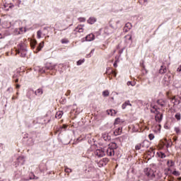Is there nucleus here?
<instances>
[{"label": "nucleus", "instance_id": "obj_1", "mask_svg": "<svg viewBox=\"0 0 181 181\" xmlns=\"http://www.w3.org/2000/svg\"><path fill=\"white\" fill-rule=\"evenodd\" d=\"M36 45H37V41L36 40H32L30 41L31 49L34 50V53H39L42 49L45 47V42L42 41L36 47Z\"/></svg>", "mask_w": 181, "mask_h": 181}, {"label": "nucleus", "instance_id": "obj_2", "mask_svg": "<svg viewBox=\"0 0 181 181\" xmlns=\"http://www.w3.org/2000/svg\"><path fill=\"white\" fill-rule=\"evenodd\" d=\"M144 172L146 176L148 177V179H151V180H153V179H155L156 177L155 172H153V170H152V168H144Z\"/></svg>", "mask_w": 181, "mask_h": 181}, {"label": "nucleus", "instance_id": "obj_3", "mask_svg": "<svg viewBox=\"0 0 181 181\" xmlns=\"http://www.w3.org/2000/svg\"><path fill=\"white\" fill-rule=\"evenodd\" d=\"M39 136L40 134L36 132H33L30 134V139L31 140V145H33L35 142H39Z\"/></svg>", "mask_w": 181, "mask_h": 181}, {"label": "nucleus", "instance_id": "obj_4", "mask_svg": "<svg viewBox=\"0 0 181 181\" xmlns=\"http://www.w3.org/2000/svg\"><path fill=\"white\" fill-rule=\"evenodd\" d=\"M57 66V64H53L52 62H47L45 64V68H42L41 71L42 73H46V70H54Z\"/></svg>", "mask_w": 181, "mask_h": 181}, {"label": "nucleus", "instance_id": "obj_5", "mask_svg": "<svg viewBox=\"0 0 181 181\" xmlns=\"http://www.w3.org/2000/svg\"><path fill=\"white\" fill-rule=\"evenodd\" d=\"M95 156H98V158H103L105 156V151H104V148L97 149L95 151Z\"/></svg>", "mask_w": 181, "mask_h": 181}, {"label": "nucleus", "instance_id": "obj_6", "mask_svg": "<svg viewBox=\"0 0 181 181\" xmlns=\"http://www.w3.org/2000/svg\"><path fill=\"white\" fill-rule=\"evenodd\" d=\"M108 162H110V159L108 158H104L98 162V165L99 168H103V166L107 165Z\"/></svg>", "mask_w": 181, "mask_h": 181}, {"label": "nucleus", "instance_id": "obj_7", "mask_svg": "<svg viewBox=\"0 0 181 181\" xmlns=\"http://www.w3.org/2000/svg\"><path fill=\"white\" fill-rule=\"evenodd\" d=\"M163 81L165 83H168V84H170V82L172 81V74H167L164 76Z\"/></svg>", "mask_w": 181, "mask_h": 181}, {"label": "nucleus", "instance_id": "obj_8", "mask_svg": "<svg viewBox=\"0 0 181 181\" xmlns=\"http://www.w3.org/2000/svg\"><path fill=\"white\" fill-rule=\"evenodd\" d=\"M104 33L105 35H107L108 36L109 35H112V33H114V30L111 29V28L106 26L104 29Z\"/></svg>", "mask_w": 181, "mask_h": 181}, {"label": "nucleus", "instance_id": "obj_9", "mask_svg": "<svg viewBox=\"0 0 181 181\" xmlns=\"http://www.w3.org/2000/svg\"><path fill=\"white\" fill-rule=\"evenodd\" d=\"M28 51V49H26V45H25V44H19L18 45V49H16V52H25Z\"/></svg>", "mask_w": 181, "mask_h": 181}, {"label": "nucleus", "instance_id": "obj_10", "mask_svg": "<svg viewBox=\"0 0 181 181\" xmlns=\"http://www.w3.org/2000/svg\"><path fill=\"white\" fill-rule=\"evenodd\" d=\"M131 29H132V24H131V23H127L124 28V32L127 33V32H129Z\"/></svg>", "mask_w": 181, "mask_h": 181}, {"label": "nucleus", "instance_id": "obj_11", "mask_svg": "<svg viewBox=\"0 0 181 181\" xmlns=\"http://www.w3.org/2000/svg\"><path fill=\"white\" fill-rule=\"evenodd\" d=\"M94 39H95V35H94V34H93V33H90V34L86 35V42H93V40H94Z\"/></svg>", "mask_w": 181, "mask_h": 181}, {"label": "nucleus", "instance_id": "obj_12", "mask_svg": "<svg viewBox=\"0 0 181 181\" xmlns=\"http://www.w3.org/2000/svg\"><path fill=\"white\" fill-rule=\"evenodd\" d=\"M69 126L67 124H62V126H60L57 131L58 132H59V134H62V132H63V131H66L67 130V127Z\"/></svg>", "mask_w": 181, "mask_h": 181}, {"label": "nucleus", "instance_id": "obj_13", "mask_svg": "<svg viewBox=\"0 0 181 181\" xmlns=\"http://www.w3.org/2000/svg\"><path fill=\"white\" fill-rule=\"evenodd\" d=\"M106 153L108 156H114L115 155V151L114 148H108L106 151Z\"/></svg>", "mask_w": 181, "mask_h": 181}, {"label": "nucleus", "instance_id": "obj_14", "mask_svg": "<svg viewBox=\"0 0 181 181\" xmlns=\"http://www.w3.org/2000/svg\"><path fill=\"white\" fill-rule=\"evenodd\" d=\"M163 118V115L162 114H156V116H155V119L156 121V122H160L162 121Z\"/></svg>", "mask_w": 181, "mask_h": 181}, {"label": "nucleus", "instance_id": "obj_15", "mask_svg": "<svg viewBox=\"0 0 181 181\" xmlns=\"http://www.w3.org/2000/svg\"><path fill=\"white\" fill-rule=\"evenodd\" d=\"M19 77H21V74H19V73L15 74L13 76V81L14 83H18L19 82Z\"/></svg>", "mask_w": 181, "mask_h": 181}, {"label": "nucleus", "instance_id": "obj_16", "mask_svg": "<svg viewBox=\"0 0 181 181\" xmlns=\"http://www.w3.org/2000/svg\"><path fill=\"white\" fill-rule=\"evenodd\" d=\"M128 105H129V107H132V104H131V102L129 100H126L122 105V110H125V108H127Z\"/></svg>", "mask_w": 181, "mask_h": 181}, {"label": "nucleus", "instance_id": "obj_17", "mask_svg": "<svg viewBox=\"0 0 181 181\" xmlns=\"http://www.w3.org/2000/svg\"><path fill=\"white\" fill-rule=\"evenodd\" d=\"M121 134H122V127H119L114 132V135L115 136H118V135H121Z\"/></svg>", "mask_w": 181, "mask_h": 181}, {"label": "nucleus", "instance_id": "obj_18", "mask_svg": "<svg viewBox=\"0 0 181 181\" xmlns=\"http://www.w3.org/2000/svg\"><path fill=\"white\" fill-rule=\"evenodd\" d=\"M37 122H38V124H42V125H43L45 124H49V122H50V119H49L47 121H46V119L40 118V122L38 120Z\"/></svg>", "mask_w": 181, "mask_h": 181}, {"label": "nucleus", "instance_id": "obj_19", "mask_svg": "<svg viewBox=\"0 0 181 181\" xmlns=\"http://www.w3.org/2000/svg\"><path fill=\"white\" fill-rule=\"evenodd\" d=\"M32 91L34 93V94H35V95H42V94H43V89L42 88H38L37 90H32Z\"/></svg>", "mask_w": 181, "mask_h": 181}, {"label": "nucleus", "instance_id": "obj_20", "mask_svg": "<svg viewBox=\"0 0 181 181\" xmlns=\"http://www.w3.org/2000/svg\"><path fill=\"white\" fill-rule=\"evenodd\" d=\"M168 71V69H166V66H161L160 69L158 71L159 74H165Z\"/></svg>", "mask_w": 181, "mask_h": 181}, {"label": "nucleus", "instance_id": "obj_21", "mask_svg": "<svg viewBox=\"0 0 181 181\" xmlns=\"http://www.w3.org/2000/svg\"><path fill=\"white\" fill-rule=\"evenodd\" d=\"M17 162L18 163V165H25V158L22 156H19L17 158Z\"/></svg>", "mask_w": 181, "mask_h": 181}, {"label": "nucleus", "instance_id": "obj_22", "mask_svg": "<svg viewBox=\"0 0 181 181\" xmlns=\"http://www.w3.org/2000/svg\"><path fill=\"white\" fill-rule=\"evenodd\" d=\"M107 115H111L112 117L113 115H115V114H117V111H115V110L114 109H110L107 110Z\"/></svg>", "mask_w": 181, "mask_h": 181}, {"label": "nucleus", "instance_id": "obj_23", "mask_svg": "<svg viewBox=\"0 0 181 181\" xmlns=\"http://www.w3.org/2000/svg\"><path fill=\"white\" fill-rule=\"evenodd\" d=\"M95 22H97V19L94 17H90L88 20V23H89L90 25H94Z\"/></svg>", "mask_w": 181, "mask_h": 181}, {"label": "nucleus", "instance_id": "obj_24", "mask_svg": "<svg viewBox=\"0 0 181 181\" xmlns=\"http://www.w3.org/2000/svg\"><path fill=\"white\" fill-rule=\"evenodd\" d=\"M28 51H17L16 54H20L21 57H26Z\"/></svg>", "mask_w": 181, "mask_h": 181}, {"label": "nucleus", "instance_id": "obj_25", "mask_svg": "<svg viewBox=\"0 0 181 181\" xmlns=\"http://www.w3.org/2000/svg\"><path fill=\"white\" fill-rule=\"evenodd\" d=\"M141 71L143 74H148V70H146V68H145V64L144 63L141 64Z\"/></svg>", "mask_w": 181, "mask_h": 181}, {"label": "nucleus", "instance_id": "obj_26", "mask_svg": "<svg viewBox=\"0 0 181 181\" xmlns=\"http://www.w3.org/2000/svg\"><path fill=\"white\" fill-rule=\"evenodd\" d=\"M156 155L157 156H158V158H160L161 159H164V158H166V154H165V153L163 152H157Z\"/></svg>", "mask_w": 181, "mask_h": 181}, {"label": "nucleus", "instance_id": "obj_27", "mask_svg": "<svg viewBox=\"0 0 181 181\" xmlns=\"http://www.w3.org/2000/svg\"><path fill=\"white\" fill-rule=\"evenodd\" d=\"M29 177L30 180H37L39 179V177H36L33 173H30Z\"/></svg>", "mask_w": 181, "mask_h": 181}, {"label": "nucleus", "instance_id": "obj_28", "mask_svg": "<svg viewBox=\"0 0 181 181\" xmlns=\"http://www.w3.org/2000/svg\"><path fill=\"white\" fill-rule=\"evenodd\" d=\"M167 165L169 168H172V167L175 166V162H173V160H168L167 161Z\"/></svg>", "mask_w": 181, "mask_h": 181}, {"label": "nucleus", "instance_id": "obj_29", "mask_svg": "<svg viewBox=\"0 0 181 181\" xmlns=\"http://www.w3.org/2000/svg\"><path fill=\"white\" fill-rule=\"evenodd\" d=\"M103 138L104 141H105L106 142L108 141H111V136H110L108 134H104L103 136Z\"/></svg>", "mask_w": 181, "mask_h": 181}, {"label": "nucleus", "instance_id": "obj_30", "mask_svg": "<svg viewBox=\"0 0 181 181\" xmlns=\"http://www.w3.org/2000/svg\"><path fill=\"white\" fill-rule=\"evenodd\" d=\"M63 117V112H57L55 115V118H58V119H60Z\"/></svg>", "mask_w": 181, "mask_h": 181}, {"label": "nucleus", "instance_id": "obj_31", "mask_svg": "<svg viewBox=\"0 0 181 181\" xmlns=\"http://www.w3.org/2000/svg\"><path fill=\"white\" fill-rule=\"evenodd\" d=\"M13 8V5L12 4H4V9L6 11H9V8Z\"/></svg>", "mask_w": 181, "mask_h": 181}, {"label": "nucleus", "instance_id": "obj_32", "mask_svg": "<svg viewBox=\"0 0 181 181\" xmlns=\"http://www.w3.org/2000/svg\"><path fill=\"white\" fill-rule=\"evenodd\" d=\"M76 32H79V33H83V27L78 26L75 28Z\"/></svg>", "mask_w": 181, "mask_h": 181}, {"label": "nucleus", "instance_id": "obj_33", "mask_svg": "<svg viewBox=\"0 0 181 181\" xmlns=\"http://www.w3.org/2000/svg\"><path fill=\"white\" fill-rule=\"evenodd\" d=\"M175 118L177 119V121H180V119H181L180 112L176 113L175 115Z\"/></svg>", "mask_w": 181, "mask_h": 181}, {"label": "nucleus", "instance_id": "obj_34", "mask_svg": "<svg viewBox=\"0 0 181 181\" xmlns=\"http://www.w3.org/2000/svg\"><path fill=\"white\" fill-rule=\"evenodd\" d=\"M120 122H122L121 118L117 117V118L115 119L114 125H118V124H119Z\"/></svg>", "mask_w": 181, "mask_h": 181}, {"label": "nucleus", "instance_id": "obj_35", "mask_svg": "<svg viewBox=\"0 0 181 181\" xmlns=\"http://www.w3.org/2000/svg\"><path fill=\"white\" fill-rule=\"evenodd\" d=\"M148 142L147 141H144L142 143L140 144L141 148H149L148 146H145V144Z\"/></svg>", "mask_w": 181, "mask_h": 181}, {"label": "nucleus", "instance_id": "obj_36", "mask_svg": "<svg viewBox=\"0 0 181 181\" xmlns=\"http://www.w3.org/2000/svg\"><path fill=\"white\" fill-rule=\"evenodd\" d=\"M127 86H132V87L135 86V84H136V82H132L131 81H127Z\"/></svg>", "mask_w": 181, "mask_h": 181}, {"label": "nucleus", "instance_id": "obj_37", "mask_svg": "<svg viewBox=\"0 0 181 181\" xmlns=\"http://www.w3.org/2000/svg\"><path fill=\"white\" fill-rule=\"evenodd\" d=\"M103 97H108L110 95V92L108 90H104L103 92Z\"/></svg>", "mask_w": 181, "mask_h": 181}, {"label": "nucleus", "instance_id": "obj_38", "mask_svg": "<svg viewBox=\"0 0 181 181\" xmlns=\"http://www.w3.org/2000/svg\"><path fill=\"white\" fill-rule=\"evenodd\" d=\"M172 174L174 175V176H180V173L176 170L173 171Z\"/></svg>", "mask_w": 181, "mask_h": 181}, {"label": "nucleus", "instance_id": "obj_39", "mask_svg": "<svg viewBox=\"0 0 181 181\" xmlns=\"http://www.w3.org/2000/svg\"><path fill=\"white\" fill-rule=\"evenodd\" d=\"M151 112L152 114H160V112L158 111V109H151Z\"/></svg>", "mask_w": 181, "mask_h": 181}, {"label": "nucleus", "instance_id": "obj_40", "mask_svg": "<svg viewBox=\"0 0 181 181\" xmlns=\"http://www.w3.org/2000/svg\"><path fill=\"white\" fill-rule=\"evenodd\" d=\"M84 62H85L84 59H79L78 61H77L76 64H77V66H81V64L83 63H84Z\"/></svg>", "mask_w": 181, "mask_h": 181}, {"label": "nucleus", "instance_id": "obj_41", "mask_svg": "<svg viewBox=\"0 0 181 181\" xmlns=\"http://www.w3.org/2000/svg\"><path fill=\"white\" fill-rule=\"evenodd\" d=\"M37 39H40L42 37V30H39L37 32Z\"/></svg>", "mask_w": 181, "mask_h": 181}, {"label": "nucleus", "instance_id": "obj_42", "mask_svg": "<svg viewBox=\"0 0 181 181\" xmlns=\"http://www.w3.org/2000/svg\"><path fill=\"white\" fill-rule=\"evenodd\" d=\"M111 148L113 150L118 148V145L117 144V143H112Z\"/></svg>", "mask_w": 181, "mask_h": 181}, {"label": "nucleus", "instance_id": "obj_43", "mask_svg": "<svg viewBox=\"0 0 181 181\" xmlns=\"http://www.w3.org/2000/svg\"><path fill=\"white\" fill-rule=\"evenodd\" d=\"M66 101L67 100H66V98H62L61 100H59L61 104H66Z\"/></svg>", "mask_w": 181, "mask_h": 181}, {"label": "nucleus", "instance_id": "obj_44", "mask_svg": "<svg viewBox=\"0 0 181 181\" xmlns=\"http://www.w3.org/2000/svg\"><path fill=\"white\" fill-rule=\"evenodd\" d=\"M19 30H20V32L18 33L19 35H21V33H23V30H24V33H25V32H26V28H23L21 27L19 28Z\"/></svg>", "mask_w": 181, "mask_h": 181}, {"label": "nucleus", "instance_id": "obj_45", "mask_svg": "<svg viewBox=\"0 0 181 181\" xmlns=\"http://www.w3.org/2000/svg\"><path fill=\"white\" fill-rule=\"evenodd\" d=\"M61 42H62V45H67V43H69V40H67V39H62L61 40Z\"/></svg>", "mask_w": 181, "mask_h": 181}, {"label": "nucleus", "instance_id": "obj_46", "mask_svg": "<svg viewBox=\"0 0 181 181\" xmlns=\"http://www.w3.org/2000/svg\"><path fill=\"white\" fill-rule=\"evenodd\" d=\"M65 172L66 173H71V172H73V170H71V168H69L67 167L65 168Z\"/></svg>", "mask_w": 181, "mask_h": 181}, {"label": "nucleus", "instance_id": "obj_47", "mask_svg": "<svg viewBox=\"0 0 181 181\" xmlns=\"http://www.w3.org/2000/svg\"><path fill=\"white\" fill-rule=\"evenodd\" d=\"M110 73L114 77H117V71L115 70L112 69Z\"/></svg>", "mask_w": 181, "mask_h": 181}, {"label": "nucleus", "instance_id": "obj_48", "mask_svg": "<svg viewBox=\"0 0 181 181\" xmlns=\"http://www.w3.org/2000/svg\"><path fill=\"white\" fill-rule=\"evenodd\" d=\"M148 138H149L150 141H152L155 138V135H153V134H149Z\"/></svg>", "mask_w": 181, "mask_h": 181}, {"label": "nucleus", "instance_id": "obj_49", "mask_svg": "<svg viewBox=\"0 0 181 181\" xmlns=\"http://www.w3.org/2000/svg\"><path fill=\"white\" fill-rule=\"evenodd\" d=\"M175 131L176 134H177V135H179V134H180V129L179 127H175Z\"/></svg>", "mask_w": 181, "mask_h": 181}, {"label": "nucleus", "instance_id": "obj_50", "mask_svg": "<svg viewBox=\"0 0 181 181\" xmlns=\"http://www.w3.org/2000/svg\"><path fill=\"white\" fill-rule=\"evenodd\" d=\"M157 104H158V105H160V107H165V104L162 102H160V100H157Z\"/></svg>", "mask_w": 181, "mask_h": 181}, {"label": "nucleus", "instance_id": "obj_51", "mask_svg": "<svg viewBox=\"0 0 181 181\" xmlns=\"http://www.w3.org/2000/svg\"><path fill=\"white\" fill-rule=\"evenodd\" d=\"M164 141H165V144H167L166 147L169 148V146H170V143H169V141H168L167 139H165Z\"/></svg>", "mask_w": 181, "mask_h": 181}, {"label": "nucleus", "instance_id": "obj_52", "mask_svg": "<svg viewBox=\"0 0 181 181\" xmlns=\"http://www.w3.org/2000/svg\"><path fill=\"white\" fill-rule=\"evenodd\" d=\"M135 149H136V151H139V149H141V145H140V144L136 145Z\"/></svg>", "mask_w": 181, "mask_h": 181}, {"label": "nucleus", "instance_id": "obj_53", "mask_svg": "<svg viewBox=\"0 0 181 181\" xmlns=\"http://www.w3.org/2000/svg\"><path fill=\"white\" fill-rule=\"evenodd\" d=\"M79 22H84L86 21V18L80 17L78 18Z\"/></svg>", "mask_w": 181, "mask_h": 181}, {"label": "nucleus", "instance_id": "obj_54", "mask_svg": "<svg viewBox=\"0 0 181 181\" xmlns=\"http://www.w3.org/2000/svg\"><path fill=\"white\" fill-rule=\"evenodd\" d=\"M173 179H174V177L173 176L169 175L168 177V181H173Z\"/></svg>", "mask_w": 181, "mask_h": 181}, {"label": "nucleus", "instance_id": "obj_55", "mask_svg": "<svg viewBox=\"0 0 181 181\" xmlns=\"http://www.w3.org/2000/svg\"><path fill=\"white\" fill-rule=\"evenodd\" d=\"M124 49H125V48H122L120 50H119V54H122V53H124Z\"/></svg>", "mask_w": 181, "mask_h": 181}, {"label": "nucleus", "instance_id": "obj_56", "mask_svg": "<svg viewBox=\"0 0 181 181\" xmlns=\"http://www.w3.org/2000/svg\"><path fill=\"white\" fill-rule=\"evenodd\" d=\"M178 73H181V65L177 69Z\"/></svg>", "mask_w": 181, "mask_h": 181}, {"label": "nucleus", "instance_id": "obj_57", "mask_svg": "<svg viewBox=\"0 0 181 181\" xmlns=\"http://www.w3.org/2000/svg\"><path fill=\"white\" fill-rule=\"evenodd\" d=\"M71 93V90H68L67 92H66V95H67V96L70 95V93Z\"/></svg>", "mask_w": 181, "mask_h": 181}, {"label": "nucleus", "instance_id": "obj_58", "mask_svg": "<svg viewBox=\"0 0 181 181\" xmlns=\"http://www.w3.org/2000/svg\"><path fill=\"white\" fill-rule=\"evenodd\" d=\"M151 110H158V107H156V105H153V106L151 105Z\"/></svg>", "mask_w": 181, "mask_h": 181}, {"label": "nucleus", "instance_id": "obj_59", "mask_svg": "<svg viewBox=\"0 0 181 181\" xmlns=\"http://www.w3.org/2000/svg\"><path fill=\"white\" fill-rule=\"evenodd\" d=\"M109 28H110V29H112V30L115 29V28H114V25L112 24H110Z\"/></svg>", "mask_w": 181, "mask_h": 181}, {"label": "nucleus", "instance_id": "obj_60", "mask_svg": "<svg viewBox=\"0 0 181 181\" xmlns=\"http://www.w3.org/2000/svg\"><path fill=\"white\" fill-rule=\"evenodd\" d=\"M173 139L174 142H176L177 141V136H174L173 138Z\"/></svg>", "mask_w": 181, "mask_h": 181}, {"label": "nucleus", "instance_id": "obj_61", "mask_svg": "<svg viewBox=\"0 0 181 181\" xmlns=\"http://www.w3.org/2000/svg\"><path fill=\"white\" fill-rule=\"evenodd\" d=\"M114 67H118V64H117V62H115L113 64Z\"/></svg>", "mask_w": 181, "mask_h": 181}, {"label": "nucleus", "instance_id": "obj_62", "mask_svg": "<svg viewBox=\"0 0 181 181\" xmlns=\"http://www.w3.org/2000/svg\"><path fill=\"white\" fill-rule=\"evenodd\" d=\"M16 88H21V85L16 84Z\"/></svg>", "mask_w": 181, "mask_h": 181}, {"label": "nucleus", "instance_id": "obj_63", "mask_svg": "<svg viewBox=\"0 0 181 181\" xmlns=\"http://www.w3.org/2000/svg\"><path fill=\"white\" fill-rule=\"evenodd\" d=\"M91 56H92V55H91V54H90V53H89V54H86V57H88V58L91 57Z\"/></svg>", "mask_w": 181, "mask_h": 181}, {"label": "nucleus", "instance_id": "obj_64", "mask_svg": "<svg viewBox=\"0 0 181 181\" xmlns=\"http://www.w3.org/2000/svg\"><path fill=\"white\" fill-rule=\"evenodd\" d=\"M58 67H59V69H62V67H63V64H59V66H58Z\"/></svg>", "mask_w": 181, "mask_h": 181}]
</instances>
